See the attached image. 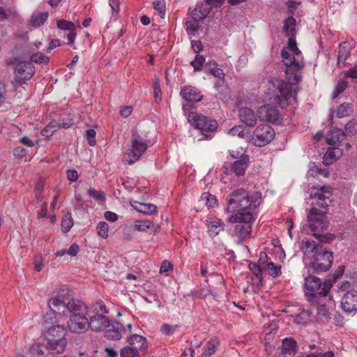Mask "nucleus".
<instances>
[{"instance_id": "obj_1", "label": "nucleus", "mask_w": 357, "mask_h": 357, "mask_svg": "<svg viewBox=\"0 0 357 357\" xmlns=\"http://www.w3.org/2000/svg\"><path fill=\"white\" fill-rule=\"evenodd\" d=\"M296 20L289 17L284 24V31L289 38L288 44L282 51V60L285 66V75L288 82L273 77L268 81L267 93L273 102L285 107L290 100H295V86L301 79V71L305 64L301 51L298 48L296 37Z\"/></svg>"}, {"instance_id": "obj_2", "label": "nucleus", "mask_w": 357, "mask_h": 357, "mask_svg": "<svg viewBox=\"0 0 357 357\" xmlns=\"http://www.w3.org/2000/svg\"><path fill=\"white\" fill-rule=\"evenodd\" d=\"M261 199L244 188L234 190L227 201L225 210L232 213L227 220L230 223L254 222V210L260 204Z\"/></svg>"}, {"instance_id": "obj_3", "label": "nucleus", "mask_w": 357, "mask_h": 357, "mask_svg": "<svg viewBox=\"0 0 357 357\" xmlns=\"http://www.w3.org/2000/svg\"><path fill=\"white\" fill-rule=\"evenodd\" d=\"M66 310L70 312L66 331L81 335L89 330L87 314L89 308L82 301L72 299L68 301Z\"/></svg>"}, {"instance_id": "obj_4", "label": "nucleus", "mask_w": 357, "mask_h": 357, "mask_svg": "<svg viewBox=\"0 0 357 357\" xmlns=\"http://www.w3.org/2000/svg\"><path fill=\"white\" fill-rule=\"evenodd\" d=\"M66 333V328L63 326L50 327L45 333L47 350L57 354L63 353L68 345Z\"/></svg>"}, {"instance_id": "obj_5", "label": "nucleus", "mask_w": 357, "mask_h": 357, "mask_svg": "<svg viewBox=\"0 0 357 357\" xmlns=\"http://www.w3.org/2000/svg\"><path fill=\"white\" fill-rule=\"evenodd\" d=\"M149 147V142L137 130H132L129 148L125 152L123 161L132 165L138 161Z\"/></svg>"}, {"instance_id": "obj_6", "label": "nucleus", "mask_w": 357, "mask_h": 357, "mask_svg": "<svg viewBox=\"0 0 357 357\" xmlns=\"http://www.w3.org/2000/svg\"><path fill=\"white\" fill-rule=\"evenodd\" d=\"M304 286L307 291L305 295L310 302H317L319 296H326L332 287L331 280H326L324 282L321 279L313 275H309L305 278Z\"/></svg>"}, {"instance_id": "obj_7", "label": "nucleus", "mask_w": 357, "mask_h": 357, "mask_svg": "<svg viewBox=\"0 0 357 357\" xmlns=\"http://www.w3.org/2000/svg\"><path fill=\"white\" fill-rule=\"evenodd\" d=\"M91 313L88 318L89 329L91 328L94 332H100L109 324V319L105 314H108V310L105 305L102 302H97L91 307Z\"/></svg>"}, {"instance_id": "obj_8", "label": "nucleus", "mask_w": 357, "mask_h": 357, "mask_svg": "<svg viewBox=\"0 0 357 357\" xmlns=\"http://www.w3.org/2000/svg\"><path fill=\"white\" fill-rule=\"evenodd\" d=\"M333 188L330 185L314 186L310 190V197L313 199V205L326 208L331 202Z\"/></svg>"}, {"instance_id": "obj_9", "label": "nucleus", "mask_w": 357, "mask_h": 357, "mask_svg": "<svg viewBox=\"0 0 357 357\" xmlns=\"http://www.w3.org/2000/svg\"><path fill=\"white\" fill-rule=\"evenodd\" d=\"M333 261V253L322 249L313 258V261L309 264L308 268L315 273L327 271L331 267Z\"/></svg>"}, {"instance_id": "obj_10", "label": "nucleus", "mask_w": 357, "mask_h": 357, "mask_svg": "<svg viewBox=\"0 0 357 357\" xmlns=\"http://www.w3.org/2000/svg\"><path fill=\"white\" fill-rule=\"evenodd\" d=\"M308 226L312 235L317 237V232L323 231L327 227V222L325 220L324 213L319 211L315 207H312L307 216Z\"/></svg>"}, {"instance_id": "obj_11", "label": "nucleus", "mask_w": 357, "mask_h": 357, "mask_svg": "<svg viewBox=\"0 0 357 357\" xmlns=\"http://www.w3.org/2000/svg\"><path fill=\"white\" fill-rule=\"evenodd\" d=\"M188 122L195 128L202 131L213 132L218 127L217 122L196 112H190L188 115Z\"/></svg>"}, {"instance_id": "obj_12", "label": "nucleus", "mask_w": 357, "mask_h": 357, "mask_svg": "<svg viewBox=\"0 0 357 357\" xmlns=\"http://www.w3.org/2000/svg\"><path fill=\"white\" fill-rule=\"evenodd\" d=\"M255 144L263 146L268 144L275 137L273 129L268 124H259L253 132Z\"/></svg>"}, {"instance_id": "obj_13", "label": "nucleus", "mask_w": 357, "mask_h": 357, "mask_svg": "<svg viewBox=\"0 0 357 357\" xmlns=\"http://www.w3.org/2000/svg\"><path fill=\"white\" fill-rule=\"evenodd\" d=\"M34 73V66L29 61H18L15 68V79L19 82L30 79Z\"/></svg>"}, {"instance_id": "obj_14", "label": "nucleus", "mask_w": 357, "mask_h": 357, "mask_svg": "<svg viewBox=\"0 0 357 357\" xmlns=\"http://www.w3.org/2000/svg\"><path fill=\"white\" fill-rule=\"evenodd\" d=\"M257 116L262 121L275 123L279 120L280 114L275 106L266 104L258 109Z\"/></svg>"}, {"instance_id": "obj_15", "label": "nucleus", "mask_w": 357, "mask_h": 357, "mask_svg": "<svg viewBox=\"0 0 357 357\" xmlns=\"http://www.w3.org/2000/svg\"><path fill=\"white\" fill-rule=\"evenodd\" d=\"M341 307L347 313L357 310V290L351 289L342 296Z\"/></svg>"}, {"instance_id": "obj_16", "label": "nucleus", "mask_w": 357, "mask_h": 357, "mask_svg": "<svg viewBox=\"0 0 357 357\" xmlns=\"http://www.w3.org/2000/svg\"><path fill=\"white\" fill-rule=\"evenodd\" d=\"M106 328L107 329L105 332V336L107 339L111 340H120L122 337V333L125 331L123 325L116 320H109Z\"/></svg>"}, {"instance_id": "obj_17", "label": "nucleus", "mask_w": 357, "mask_h": 357, "mask_svg": "<svg viewBox=\"0 0 357 357\" xmlns=\"http://www.w3.org/2000/svg\"><path fill=\"white\" fill-rule=\"evenodd\" d=\"M202 20L194 17V15H191L188 17L185 22V27L187 33L190 36H197L199 34L202 30Z\"/></svg>"}, {"instance_id": "obj_18", "label": "nucleus", "mask_w": 357, "mask_h": 357, "mask_svg": "<svg viewBox=\"0 0 357 357\" xmlns=\"http://www.w3.org/2000/svg\"><path fill=\"white\" fill-rule=\"evenodd\" d=\"M238 116L241 121L249 127H254L257 123V116L255 112L248 107L240 108Z\"/></svg>"}, {"instance_id": "obj_19", "label": "nucleus", "mask_w": 357, "mask_h": 357, "mask_svg": "<svg viewBox=\"0 0 357 357\" xmlns=\"http://www.w3.org/2000/svg\"><path fill=\"white\" fill-rule=\"evenodd\" d=\"M206 225L211 237L218 235L225 228L224 222L218 218H208L206 220Z\"/></svg>"}, {"instance_id": "obj_20", "label": "nucleus", "mask_w": 357, "mask_h": 357, "mask_svg": "<svg viewBox=\"0 0 357 357\" xmlns=\"http://www.w3.org/2000/svg\"><path fill=\"white\" fill-rule=\"evenodd\" d=\"M301 249L305 256L314 258L320 251L321 248L318 247L315 241L306 239L303 241Z\"/></svg>"}, {"instance_id": "obj_21", "label": "nucleus", "mask_w": 357, "mask_h": 357, "mask_svg": "<svg viewBox=\"0 0 357 357\" xmlns=\"http://www.w3.org/2000/svg\"><path fill=\"white\" fill-rule=\"evenodd\" d=\"M249 157L246 155H242L239 159L235 160L231 165V170L236 176H240L245 174L249 165Z\"/></svg>"}, {"instance_id": "obj_22", "label": "nucleus", "mask_w": 357, "mask_h": 357, "mask_svg": "<svg viewBox=\"0 0 357 357\" xmlns=\"http://www.w3.org/2000/svg\"><path fill=\"white\" fill-rule=\"evenodd\" d=\"M180 95L181 97L188 102H198L202 99V95L197 89L188 86L183 87Z\"/></svg>"}, {"instance_id": "obj_23", "label": "nucleus", "mask_w": 357, "mask_h": 357, "mask_svg": "<svg viewBox=\"0 0 357 357\" xmlns=\"http://www.w3.org/2000/svg\"><path fill=\"white\" fill-rule=\"evenodd\" d=\"M133 227L135 230L150 234L155 233L159 229L158 225L148 220H137L134 222Z\"/></svg>"}, {"instance_id": "obj_24", "label": "nucleus", "mask_w": 357, "mask_h": 357, "mask_svg": "<svg viewBox=\"0 0 357 357\" xmlns=\"http://www.w3.org/2000/svg\"><path fill=\"white\" fill-rule=\"evenodd\" d=\"M342 155V150L338 147L328 148L323 158V163L329 165L335 162Z\"/></svg>"}, {"instance_id": "obj_25", "label": "nucleus", "mask_w": 357, "mask_h": 357, "mask_svg": "<svg viewBox=\"0 0 357 357\" xmlns=\"http://www.w3.org/2000/svg\"><path fill=\"white\" fill-rule=\"evenodd\" d=\"M243 222L245 225H236L234 229V235L240 241H243L245 238L248 237L252 231V223Z\"/></svg>"}, {"instance_id": "obj_26", "label": "nucleus", "mask_w": 357, "mask_h": 357, "mask_svg": "<svg viewBox=\"0 0 357 357\" xmlns=\"http://www.w3.org/2000/svg\"><path fill=\"white\" fill-rule=\"evenodd\" d=\"M128 344L139 353V351L147 347L146 337L139 335H132L128 338Z\"/></svg>"}, {"instance_id": "obj_27", "label": "nucleus", "mask_w": 357, "mask_h": 357, "mask_svg": "<svg viewBox=\"0 0 357 357\" xmlns=\"http://www.w3.org/2000/svg\"><path fill=\"white\" fill-rule=\"evenodd\" d=\"M131 206L137 211L146 215H151L157 211L156 206L150 203H142L134 201L131 202Z\"/></svg>"}, {"instance_id": "obj_28", "label": "nucleus", "mask_w": 357, "mask_h": 357, "mask_svg": "<svg viewBox=\"0 0 357 357\" xmlns=\"http://www.w3.org/2000/svg\"><path fill=\"white\" fill-rule=\"evenodd\" d=\"M212 6L206 1L199 5H197L196 8L192 10V15L194 17L199 20H204L208 14L211 12Z\"/></svg>"}, {"instance_id": "obj_29", "label": "nucleus", "mask_w": 357, "mask_h": 357, "mask_svg": "<svg viewBox=\"0 0 357 357\" xmlns=\"http://www.w3.org/2000/svg\"><path fill=\"white\" fill-rule=\"evenodd\" d=\"M67 303H68V302L67 303L66 302L63 297H62L61 296H57L52 298L49 301L48 305L52 310L58 311V312L59 314H60V311L61 310H62V313L63 314H66L65 311L67 310H66V304Z\"/></svg>"}, {"instance_id": "obj_30", "label": "nucleus", "mask_w": 357, "mask_h": 357, "mask_svg": "<svg viewBox=\"0 0 357 357\" xmlns=\"http://www.w3.org/2000/svg\"><path fill=\"white\" fill-rule=\"evenodd\" d=\"M346 135L338 128H333L326 137V142L328 144L336 145L344 140Z\"/></svg>"}, {"instance_id": "obj_31", "label": "nucleus", "mask_w": 357, "mask_h": 357, "mask_svg": "<svg viewBox=\"0 0 357 357\" xmlns=\"http://www.w3.org/2000/svg\"><path fill=\"white\" fill-rule=\"evenodd\" d=\"M48 16L49 14L47 12L34 13L29 20V25L33 28H38L46 22Z\"/></svg>"}, {"instance_id": "obj_32", "label": "nucleus", "mask_w": 357, "mask_h": 357, "mask_svg": "<svg viewBox=\"0 0 357 357\" xmlns=\"http://www.w3.org/2000/svg\"><path fill=\"white\" fill-rule=\"evenodd\" d=\"M204 70L206 73L212 75L215 77L219 78L221 80H223L225 74L223 70L218 67V64L214 61H208L204 67Z\"/></svg>"}, {"instance_id": "obj_33", "label": "nucleus", "mask_w": 357, "mask_h": 357, "mask_svg": "<svg viewBox=\"0 0 357 357\" xmlns=\"http://www.w3.org/2000/svg\"><path fill=\"white\" fill-rule=\"evenodd\" d=\"M351 47L348 42L341 43L339 45L337 61L338 63H344L350 55Z\"/></svg>"}, {"instance_id": "obj_34", "label": "nucleus", "mask_w": 357, "mask_h": 357, "mask_svg": "<svg viewBox=\"0 0 357 357\" xmlns=\"http://www.w3.org/2000/svg\"><path fill=\"white\" fill-rule=\"evenodd\" d=\"M249 268L252 274V282L259 285L262 280V272L260 266L256 263L251 262L249 264Z\"/></svg>"}, {"instance_id": "obj_35", "label": "nucleus", "mask_w": 357, "mask_h": 357, "mask_svg": "<svg viewBox=\"0 0 357 357\" xmlns=\"http://www.w3.org/2000/svg\"><path fill=\"white\" fill-rule=\"evenodd\" d=\"M219 344V339L216 337H212L204 347L203 355L205 356H211L215 352Z\"/></svg>"}, {"instance_id": "obj_36", "label": "nucleus", "mask_w": 357, "mask_h": 357, "mask_svg": "<svg viewBox=\"0 0 357 357\" xmlns=\"http://www.w3.org/2000/svg\"><path fill=\"white\" fill-rule=\"evenodd\" d=\"M228 134L231 136H237L242 139L248 138L250 135L249 132L241 125L235 126L229 129Z\"/></svg>"}, {"instance_id": "obj_37", "label": "nucleus", "mask_w": 357, "mask_h": 357, "mask_svg": "<svg viewBox=\"0 0 357 357\" xmlns=\"http://www.w3.org/2000/svg\"><path fill=\"white\" fill-rule=\"evenodd\" d=\"M310 312L309 311L303 310L299 314H296L293 317L294 323L297 325L305 326L310 321Z\"/></svg>"}, {"instance_id": "obj_38", "label": "nucleus", "mask_w": 357, "mask_h": 357, "mask_svg": "<svg viewBox=\"0 0 357 357\" xmlns=\"http://www.w3.org/2000/svg\"><path fill=\"white\" fill-rule=\"evenodd\" d=\"M353 112V105L351 103L344 102L341 104L336 110V116L338 118H343L349 116Z\"/></svg>"}, {"instance_id": "obj_39", "label": "nucleus", "mask_w": 357, "mask_h": 357, "mask_svg": "<svg viewBox=\"0 0 357 357\" xmlns=\"http://www.w3.org/2000/svg\"><path fill=\"white\" fill-rule=\"evenodd\" d=\"M296 342L292 338H285L282 342V352L291 355L296 351Z\"/></svg>"}, {"instance_id": "obj_40", "label": "nucleus", "mask_w": 357, "mask_h": 357, "mask_svg": "<svg viewBox=\"0 0 357 357\" xmlns=\"http://www.w3.org/2000/svg\"><path fill=\"white\" fill-rule=\"evenodd\" d=\"M74 222L71 213H66L63 215L61 221V230L63 232H68L73 226Z\"/></svg>"}, {"instance_id": "obj_41", "label": "nucleus", "mask_w": 357, "mask_h": 357, "mask_svg": "<svg viewBox=\"0 0 357 357\" xmlns=\"http://www.w3.org/2000/svg\"><path fill=\"white\" fill-rule=\"evenodd\" d=\"M200 202L208 207H213L217 202V199L214 195L208 192H204L200 197Z\"/></svg>"}, {"instance_id": "obj_42", "label": "nucleus", "mask_w": 357, "mask_h": 357, "mask_svg": "<svg viewBox=\"0 0 357 357\" xmlns=\"http://www.w3.org/2000/svg\"><path fill=\"white\" fill-rule=\"evenodd\" d=\"M317 317L322 322L328 321L330 319L329 312L324 305H319L317 308Z\"/></svg>"}, {"instance_id": "obj_43", "label": "nucleus", "mask_w": 357, "mask_h": 357, "mask_svg": "<svg viewBox=\"0 0 357 357\" xmlns=\"http://www.w3.org/2000/svg\"><path fill=\"white\" fill-rule=\"evenodd\" d=\"M45 349H47L46 345L44 346L40 344H34L30 347L29 351L33 357H40L45 355Z\"/></svg>"}, {"instance_id": "obj_44", "label": "nucleus", "mask_w": 357, "mask_h": 357, "mask_svg": "<svg viewBox=\"0 0 357 357\" xmlns=\"http://www.w3.org/2000/svg\"><path fill=\"white\" fill-rule=\"evenodd\" d=\"M348 86V82L345 80L340 79L337 82L335 89L332 93V98H336L342 92H343Z\"/></svg>"}, {"instance_id": "obj_45", "label": "nucleus", "mask_w": 357, "mask_h": 357, "mask_svg": "<svg viewBox=\"0 0 357 357\" xmlns=\"http://www.w3.org/2000/svg\"><path fill=\"white\" fill-rule=\"evenodd\" d=\"M120 355L121 357H138L139 353L128 344L121 349Z\"/></svg>"}, {"instance_id": "obj_46", "label": "nucleus", "mask_w": 357, "mask_h": 357, "mask_svg": "<svg viewBox=\"0 0 357 357\" xmlns=\"http://www.w3.org/2000/svg\"><path fill=\"white\" fill-rule=\"evenodd\" d=\"M153 8L158 11L159 15L164 18L165 15V0H154L153 2Z\"/></svg>"}, {"instance_id": "obj_47", "label": "nucleus", "mask_w": 357, "mask_h": 357, "mask_svg": "<svg viewBox=\"0 0 357 357\" xmlns=\"http://www.w3.org/2000/svg\"><path fill=\"white\" fill-rule=\"evenodd\" d=\"M205 58L200 54H197L195 59L190 62V65L196 71H199L202 69Z\"/></svg>"}, {"instance_id": "obj_48", "label": "nucleus", "mask_w": 357, "mask_h": 357, "mask_svg": "<svg viewBox=\"0 0 357 357\" xmlns=\"http://www.w3.org/2000/svg\"><path fill=\"white\" fill-rule=\"evenodd\" d=\"M31 62L36 63H47L49 62V57L42 53H36L31 55Z\"/></svg>"}, {"instance_id": "obj_49", "label": "nucleus", "mask_w": 357, "mask_h": 357, "mask_svg": "<svg viewBox=\"0 0 357 357\" xmlns=\"http://www.w3.org/2000/svg\"><path fill=\"white\" fill-rule=\"evenodd\" d=\"M109 226L105 222H100L97 226L98 236L106 238L108 236Z\"/></svg>"}, {"instance_id": "obj_50", "label": "nucleus", "mask_w": 357, "mask_h": 357, "mask_svg": "<svg viewBox=\"0 0 357 357\" xmlns=\"http://www.w3.org/2000/svg\"><path fill=\"white\" fill-rule=\"evenodd\" d=\"M267 270L271 275L277 277L281 274V266L275 265L273 262L271 261L267 264Z\"/></svg>"}, {"instance_id": "obj_51", "label": "nucleus", "mask_w": 357, "mask_h": 357, "mask_svg": "<svg viewBox=\"0 0 357 357\" xmlns=\"http://www.w3.org/2000/svg\"><path fill=\"white\" fill-rule=\"evenodd\" d=\"M56 26L60 29L73 31L75 30V25L72 22L59 20L56 22Z\"/></svg>"}, {"instance_id": "obj_52", "label": "nucleus", "mask_w": 357, "mask_h": 357, "mask_svg": "<svg viewBox=\"0 0 357 357\" xmlns=\"http://www.w3.org/2000/svg\"><path fill=\"white\" fill-rule=\"evenodd\" d=\"M346 135H354L357 132V122L354 120L349 121L345 127Z\"/></svg>"}, {"instance_id": "obj_53", "label": "nucleus", "mask_w": 357, "mask_h": 357, "mask_svg": "<svg viewBox=\"0 0 357 357\" xmlns=\"http://www.w3.org/2000/svg\"><path fill=\"white\" fill-rule=\"evenodd\" d=\"M177 325H169L165 324L161 326L160 331L165 335H171L177 330Z\"/></svg>"}, {"instance_id": "obj_54", "label": "nucleus", "mask_w": 357, "mask_h": 357, "mask_svg": "<svg viewBox=\"0 0 357 357\" xmlns=\"http://www.w3.org/2000/svg\"><path fill=\"white\" fill-rule=\"evenodd\" d=\"M89 195L96 200L100 201L105 199L103 192L90 188L88 190Z\"/></svg>"}, {"instance_id": "obj_55", "label": "nucleus", "mask_w": 357, "mask_h": 357, "mask_svg": "<svg viewBox=\"0 0 357 357\" xmlns=\"http://www.w3.org/2000/svg\"><path fill=\"white\" fill-rule=\"evenodd\" d=\"M96 132L93 129L86 130V135L90 146H94L96 144Z\"/></svg>"}, {"instance_id": "obj_56", "label": "nucleus", "mask_w": 357, "mask_h": 357, "mask_svg": "<svg viewBox=\"0 0 357 357\" xmlns=\"http://www.w3.org/2000/svg\"><path fill=\"white\" fill-rule=\"evenodd\" d=\"M56 310H52L50 309V312H47L44 317V321L47 323H54L56 319Z\"/></svg>"}, {"instance_id": "obj_57", "label": "nucleus", "mask_w": 357, "mask_h": 357, "mask_svg": "<svg viewBox=\"0 0 357 357\" xmlns=\"http://www.w3.org/2000/svg\"><path fill=\"white\" fill-rule=\"evenodd\" d=\"M6 99V89L5 84L0 82V107L3 105Z\"/></svg>"}, {"instance_id": "obj_58", "label": "nucleus", "mask_w": 357, "mask_h": 357, "mask_svg": "<svg viewBox=\"0 0 357 357\" xmlns=\"http://www.w3.org/2000/svg\"><path fill=\"white\" fill-rule=\"evenodd\" d=\"M306 357H334V354L332 351H327L325 353L314 352L307 354Z\"/></svg>"}, {"instance_id": "obj_59", "label": "nucleus", "mask_w": 357, "mask_h": 357, "mask_svg": "<svg viewBox=\"0 0 357 357\" xmlns=\"http://www.w3.org/2000/svg\"><path fill=\"white\" fill-rule=\"evenodd\" d=\"M172 268V265L167 261H164L160 268V273H167L169 270Z\"/></svg>"}, {"instance_id": "obj_60", "label": "nucleus", "mask_w": 357, "mask_h": 357, "mask_svg": "<svg viewBox=\"0 0 357 357\" xmlns=\"http://www.w3.org/2000/svg\"><path fill=\"white\" fill-rule=\"evenodd\" d=\"M79 250V248L78 245H77L76 243H73L70 245L69 249L67 250V254L70 256L75 257L77 255Z\"/></svg>"}, {"instance_id": "obj_61", "label": "nucleus", "mask_w": 357, "mask_h": 357, "mask_svg": "<svg viewBox=\"0 0 357 357\" xmlns=\"http://www.w3.org/2000/svg\"><path fill=\"white\" fill-rule=\"evenodd\" d=\"M132 111V108L131 107L125 106V107H121V109H120V114L121 116H123L124 118H127L128 116H129L131 114Z\"/></svg>"}, {"instance_id": "obj_62", "label": "nucleus", "mask_w": 357, "mask_h": 357, "mask_svg": "<svg viewBox=\"0 0 357 357\" xmlns=\"http://www.w3.org/2000/svg\"><path fill=\"white\" fill-rule=\"evenodd\" d=\"M344 76L347 77L357 78V66L350 68L344 73Z\"/></svg>"}, {"instance_id": "obj_63", "label": "nucleus", "mask_w": 357, "mask_h": 357, "mask_svg": "<svg viewBox=\"0 0 357 357\" xmlns=\"http://www.w3.org/2000/svg\"><path fill=\"white\" fill-rule=\"evenodd\" d=\"M14 155L18 158H23L26 155V150L22 147H16L13 150Z\"/></svg>"}, {"instance_id": "obj_64", "label": "nucleus", "mask_w": 357, "mask_h": 357, "mask_svg": "<svg viewBox=\"0 0 357 357\" xmlns=\"http://www.w3.org/2000/svg\"><path fill=\"white\" fill-rule=\"evenodd\" d=\"M104 216L106 220L111 222H115L118 220V215L112 211H106Z\"/></svg>"}]
</instances>
